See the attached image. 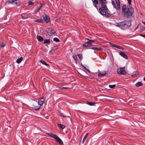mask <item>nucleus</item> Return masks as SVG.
<instances>
[{
	"mask_svg": "<svg viewBox=\"0 0 145 145\" xmlns=\"http://www.w3.org/2000/svg\"><path fill=\"white\" fill-rule=\"evenodd\" d=\"M129 5H131V0H127Z\"/></svg>",
	"mask_w": 145,
	"mask_h": 145,
	"instance_id": "33",
	"label": "nucleus"
},
{
	"mask_svg": "<svg viewBox=\"0 0 145 145\" xmlns=\"http://www.w3.org/2000/svg\"><path fill=\"white\" fill-rule=\"evenodd\" d=\"M72 57L75 61L77 63V59L76 56V55H73L72 56Z\"/></svg>",
	"mask_w": 145,
	"mask_h": 145,
	"instance_id": "26",
	"label": "nucleus"
},
{
	"mask_svg": "<svg viewBox=\"0 0 145 145\" xmlns=\"http://www.w3.org/2000/svg\"><path fill=\"white\" fill-rule=\"evenodd\" d=\"M106 73L107 72L105 71H104L101 72H99L98 74V75L99 77H103L106 74Z\"/></svg>",
	"mask_w": 145,
	"mask_h": 145,
	"instance_id": "12",
	"label": "nucleus"
},
{
	"mask_svg": "<svg viewBox=\"0 0 145 145\" xmlns=\"http://www.w3.org/2000/svg\"><path fill=\"white\" fill-rule=\"evenodd\" d=\"M77 56L81 60L83 58V57L82 55L78 54Z\"/></svg>",
	"mask_w": 145,
	"mask_h": 145,
	"instance_id": "31",
	"label": "nucleus"
},
{
	"mask_svg": "<svg viewBox=\"0 0 145 145\" xmlns=\"http://www.w3.org/2000/svg\"><path fill=\"white\" fill-rule=\"evenodd\" d=\"M131 24V21L127 20L118 23L116 26L120 27L122 29H125L129 28Z\"/></svg>",
	"mask_w": 145,
	"mask_h": 145,
	"instance_id": "2",
	"label": "nucleus"
},
{
	"mask_svg": "<svg viewBox=\"0 0 145 145\" xmlns=\"http://www.w3.org/2000/svg\"><path fill=\"white\" fill-rule=\"evenodd\" d=\"M110 44L112 46L115 47L116 45L114 44L113 43H110Z\"/></svg>",
	"mask_w": 145,
	"mask_h": 145,
	"instance_id": "36",
	"label": "nucleus"
},
{
	"mask_svg": "<svg viewBox=\"0 0 145 145\" xmlns=\"http://www.w3.org/2000/svg\"><path fill=\"white\" fill-rule=\"evenodd\" d=\"M93 3L94 7L97 8V6L96 5L98 4V1L97 0H94L93 1Z\"/></svg>",
	"mask_w": 145,
	"mask_h": 145,
	"instance_id": "15",
	"label": "nucleus"
},
{
	"mask_svg": "<svg viewBox=\"0 0 145 145\" xmlns=\"http://www.w3.org/2000/svg\"><path fill=\"white\" fill-rule=\"evenodd\" d=\"M138 74V71H136L134 72L132 75V77L134 78Z\"/></svg>",
	"mask_w": 145,
	"mask_h": 145,
	"instance_id": "19",
	"label": "nucleus"
},
{
	"mask_svg": "<svg viewBox=\"0 0 145 145\" xmlns=\"http://www.w3.org/2000/svg\"><path fill=\"white\" fill-rule=\"evenodd\" d=\"M59 88L61 90H64L66 89H67L68 88L67 87H59Z\"/></svg>",
	"mask_w": 145,
	"mask_h": 145,
	"instance_id": "28",
	"label": "nucleus"
},
{
	"mask_svg": "<svg viewBox=\"0 0 145 145\" xmlns=\"http://www.w3.org/2000/svg\"><path fill=\"white\" fill-rule=\"evenodd\" d=\"M84 69L87 70V69L86 67H84Z\"/></svg>",
	"mask_w": 145,
	"mask_h": 145,
	"instance_id": "43",
	"label": "nucleus"
},
{
	"mask_svg": "<svg viewBox=\"0 0 145 145\" xmlns=\"http://www.w3.org/2000/svg\"><path fill=\"white\" fill-rule=\"evenodd\" d=\"M85 139H84H84H83V142L84 143L85 141Z\"/></svg>",
	"mask_w": 145,
	"mask_h": 145,
	"instance_id": "41",
	"label": "nucleus"
},
{
	"mask_svg": "<svg viewBox=\"0 0 145 145\" xmlns=\"http://www.w3.org/2000/svg\"><path fill=\"white\" fill-rule=\"evenodd\" d=\"M37 38L38 41H42L44 40L42 36H40L37 35Z\"/></svg>",
	"mask_w": 145,
	"mask_h": 145,
	"instance_id": "14",
	"label": "nucleus"
},
{
	"mask_svg": "<svg viewBox=\"0 0 145 145\" xmlns=\"http://www.w3.org/2000/svg\"><path fill=\"white\" fill-rule=\"evenodd\" d=\"M87 71H88V72L89 73H90V72H91L89 71V70H88V69H87Z\"/></svg>",
	"mask_w": 145,
	"mask_h": 145,
	"instance_id": "38",
	"label": "nucleus"
},
{
	"mask_svg": "<svg viewBox=\"0 0 145 145\" xmlns=\"http://www.w3.org/2000/svg\"><path fill=\"white\" fill-rule=\"evenodd\" d=\"M22 60L23 57H21L20 58L17 59L16 61V62L18 63H19L21 62Z\"/></svg>",
	"mask_w": 145,
	"mask_h": 145,
	"instance_id": "17",
	"label": "nucleus"
},
{
	"mask_svg": "<svg viewBox=\"0 0 145 145\" xmlns=\"http://www.w3.org/2000/svg\"><path fill=\"white\" fill-rule=\"evenodd\" d=\"M40 62L41 63H42V64H43V65H45L46 66L48 67V68L50 67V65L48 64L47 63H46L45 61H42V60H40Z\"/></svg>",
	"mask_w": 145,
	"mask_h": 145,
	"instance_id": "13",
	"label": "nucleus"
},
{
	"mask_svg": "<svg viewBox=\"0 0 145 145\" xmlns=\"http://www.w3.org/2000/svg\"><path fill=\"white\" fill-rule=\"evenodd\" d=\"M58 126L62 129H64L65 127V126L64 125H61V124H59L58 125Z\"/></svg>",
	"mask_w": 145,
	"mask_h": 145,
	"instance_id": "27",
	"label": "nucleus"
},
{
	"mask_svg": "<svg viewBox=\"0 0 145 145\" xmlns=\"http://www.w3.org/2000/svg\"><path fill=\"white\" fill-rule=\"evenodd\" d=\"M34 21L36 22H43V20L42 19H37L34 20Z\"/></svg>",
	"mask_w": 145,
	"mask_h": 145,
	"instance_id": "24",
	"label": "nucleus"
},
{
	"mask_svg": "<svg viewBox=\"0 0 145 145\" xmlns=\"http://www.w3.org/2000/svg\"><path fill=\"white\" fill-rule=\"evenodd\" d=\"M50 43V41L49 39H46L44 40V43H46L47 44H49Z\"/></svg>",
	"mask_w": 145,
	"mask_h": 145,
	"instance_id": "22",
	"label": "nucleus"
},
{
	"mask_svg": "<svg viewBox=\"0 0 145 145\" xmlns=\"http://www.w3.org/2000/svg\"><path fill=\"white\" fill-rule=\"evenodd\" d=\"M18 1L17 0H9L7 1V3H11L14 5L18 6L19 5V3Z\"/></svg>",
	"mask_w": 145,
	"mask_h": 145,
	"instance_id": "8",
	"label": "nucleus"
},
{
	"mask_svg": "<svg viewBox=\"0 0 145 145\" xmlns=\"http://www.w3.org/2000/svg\"><path fill=\"white\" fill-rule=\"evenodd\" d=\"M142 85V84L140 82H138L136 84V86L137 87H138Z\"/></svg>",
	"mask_w": 145,
	"mask_h": 145,
	"instance_id": "21",
	"label": "nucleus"
},
{
	"mask_svg": "<svg viewBox=\"0 0 145 145\" xmlns=\"http://www.w3.org/2000/svg\"><path fill=\"white\" fill-rule=\"evenodd\" d=\"M116 86L115 84H113V85H109V87L111 88H113L115 87Z\"/></svg>",
	"mask_w": 145,
	"mask_h": 145,
	"instance_id": "30",
	"label": "nucleus"
},
{
	"mask_svg": "<svg viewBox=\"0 0 145 145\" xmlns=\"http://www.w3.org/2000/svg\"><path fill=\"white\" fill-rule=\"evenodd\" d=\"M91 49L94 50H96L97 51H99L102 49V48L100 47H93L92 48H91Z\"/></svg>",
	"mask_w": 145,
	"mask_h": 145,
	"instance_id": "18",
	"label": "nucleus"
},
{
	"mask_svg": "<svg viewBox=\"0 0 145 145\" xmlns=\"http://www.w3.org/2000/svg\"><path fill=\"white\" fill-rule=\"evenodd\" d=\"M46 133L47 135L53 137L59 144L61 145H63L62 140L57 135L51 133Z\"/></svg>",
	"mask_w": 145,
	"mask_h": 145,
	"instance_id": "4",
	"label": "nucleus"
},
{
	"mask_svg": "<svg viewBox=\"0 0 145 145\" xmlns=\"http://www.w3.org/2000/svg\"><path fill=\"white\" fill-rule=\"evenodd\" d=\"M144 80L145 81V77H144L143 78Z\"/></svg>",
	"mask_w": 145,
	"mask_h": 145,
	"instance_id": "44",
	"label": "nucleus"
},
{
	"mask_svg": "<svg viewBox=\"0 0 145 145\" xmlns=\"http://www.w3.org/2000/svg\"><path fill=\"white\" fill-rule=\"evenodd\" d=\"M88 133H87L84 136V137L83 139H84H84H86L87 138V135L88 134Z\"/></svg>",
	"mask_w": 145,
	"mask_h": 145,
	"instance_id": "35",
	"label": "nucleus"
},
{
	"mask_svg": "<svg viewBox=\"0 0 145 145\" xmlns=\"http://www.w3.org/2000/svg\"><path fill=\"white\" fill-rule=\"evenodd\" d=\"M0 46H1L3 47L5 46V45L4 43L2 42V43L0 44Z\"/></svg>",
	"mask_w": 145,
	"mask_h": 145,
	"instance_id": "34",
	"label": "nucleus"
},
{
	"mask_svg": "<svg viewBox=\"0 0 145 145\" xmlns=\"http://www.w3.org/2000/svg\"><path fill=\"white\" fill-rule=\"evenodd\" d=\"M138 29V27H137L135 29V30H137V29Z\"/></svg>",
	"mask_w": 145,
	"mask_h": 145,
	"instance_id": "42",
	"label": "nucleus"
},
{
	"mask_svg": "<svg viewBox=\"0 0 145 145\" xmlns=\"http://www.w3.org/2000/svg\"><path fill=\"white\" fill-rule=\"evenodd\" d=\"M46 32L48 35L50 36H52L55 35V31L50 28H48L46 30Z\"/></svg>",
	"mask_w": 145,
	"mask_h": 145,
	"instance_id": "7",
	"label": "nucleus"
},
{
	"mask_svg": "<svg viewBox=\"0 0 145 145\" xmlns=\"http://www.w3.org/2000/svg\"><path fill=\"white\" fill-rule=\"evenodd\" d=\"M22 18L24 19H26L27 18V16L25 14H23L22 15Z\"/></svg>",
	"mask_w": 145,
	"mask_h": 145,
	"instance_id": "23",
	"label": "nucleus"
},
{
	"mask_svg": "<svg viewBox=\"0 0 145 145\" xmlns=\"http://www.w3.org/2000/svg\"><path fill=\"white\" fill-rule=\"evenodd\" d=\"M86 103L89 105L92 106L94 105L95 103L94 102L87 101L86 102Z\"/></svg>",
	"mask_w": 145,
	"mask_h": 145,
	"instance_id": "20",
	"label": "nucleus"
},
{
	"mask_svg": "<svg viewBox=\"0 0 145 145\" xmlns=\"http://www.w3.org/2000/svg\"><path fill=\"white\" fill-rule=\"evenodd\" d=\"M116 4H116L113 1H112V3L114 7L117 10H120V3L119 0H115Z\"/></svg>",
	"mask_w": 145,
	"mask_h": 145,
	"instance_id": "5",
	"label": "nucleus"
},
{
	"mask_svg": "<svg viewBox=\"0 0 145 145\" xmlns=\"http://www.w3.org/2000/svg\"><path fill=\"white\" fill-rule=\"evenodd\" d=\"M140 35L141 36H142L143 37H144V38H145V35H142V34H140Z\"/></svg>",
	"mask_w": 145,
	"mask_h": 145,
	"instance_id": "37",
	"label": "nucleus"
},
{
	"mask_svg": "<svg viewBox=\"0 0 145 145\" xmlns=\"http://www.w3.org/2000/svg\"><path fill=\"white\" fill-rule=\"evenodd\" d=\"M89 41L87 42L86 43L84 44L83 45V46L84 47L89 46L91 45L92 42L91 41L95 42V41L93 40H89L88 39Z\"/></svg>",
	"mask_w": 145,
	"mask_h": 145,
	"instance_id": "9",
	"label": "nucleus"
},
{
	"mask_svg": "<svg viewBox=\"0 0 145 145\" xmlns=\"http://www.w3.org/2000/svg\"><path fill=\"white\" fill-rule=\"evenodd\" d=\"M45 99L43 98H39L38 100V106L35 105L34 106V108L36 110H38L41 109L42 107V105L44 104Z\"/></svg>",
	"mask_w": 145,
	"mask_h": 145,
	"instance_id": "3",
	"label": "nucleus"
},
{
	"mask_svg": "<svg viewBox=\"0 0 145 145\" xmlns=\"http://www.w3.org/2000/svg\"><path fill=\"white\" fill-rule=\"evenodd\" d=\"M142 23L145 25V21H142Z\"/></svg>",
	"mask_w": 145,
	"mask_h": 145,
	"instance_id": "40",
	"label": "nucleus"
},
{
	"mask_svg": "<svg viewBox=\"0 0 145 145\" xmlns=\"http://www.w3.org/2000/svg\"><path fill=\"white\" fill-rule=\"evenodd\" d=\"M119 54L122 57L125 59H127L128 57L127 55L123 52H120Z\"/></svg>",
	"mask_w": 145,
	"mask_h": 145,
	"instance_id": "11",
	"label": "nucleus"
},
{
	"mask_svg": "<svg viewBox=\"0 0 145 145\" xmlns=\"http://www.w3.org/2000/svg\"><path fill=\"white\" fill-rule=\"evenodd\" d=\"M53 40L56 42H59V39L57 37L54 38L53 39Z\"/></svg>",
	"mask_w": 145,
	"mask_h": 145,
	"instance_id": "29",
	"label": "nucleus"
},
{
	"mask_svg": "<svg viewBox=\"0 0 145 145\" xmlns=\"http://www.w3.org/2000/svg\"><path fill=\"white\" fill-rule=\"evenodd\" d=\"M34 4V3L32 1H29L28 2L29 5H33Z\"/></svg>",
	"mask_w": 145,
	"mask_h": 145,
	"instance_id": "32",
	"label": "nucleus"
},
{
	"mask_svg": "<svg viewBox=\"0 0 145 145\" xmlns=\"http://www.w3.org/2000/svg\"><path fill=\"white\" fill-rule=\"evenodd\" d=\"M115 47L118 49H121L122 50H123L124 49L123 48H122L120 46H118V45H116Z\"/></svg>",
	"mask_w": 145,
	"mask_h": 145,
	"instance_id": "25",
	"label": "nucleus"
},
{
	"mask_svg": "<svg viewBox=\"0 0 145 145\" xmlns=\"http://www.w3.org/2000/svg\"><path fill=\"white\" fill-rule=\"evenodd\" d=\"M125 67L118 69L117 70L118 74H126V72L125 70Z\"/></svg>",
	"mask_w": 145,
	"mask_h": 145,
	"instance_id": "6",
	"label": "nucleus"
},
{
	"mask_svg": "<svg viewBox=\"0 0 145 145\" xmlns=\"http://www.w3.org/2000/svg\"><path fill=\"white\" fill-rule=\"evenodd\" d=\"M122 12L124 17L129 18L132 16L134 12L133 9L131 7L124 5L122 7Z\"/></svg>",
	"mask_w": 145,
	"mask_h": 145,
	"instance_id": "1",
	"label": "nucleus"
},
{
	"mask_svg": "<svg viewBox=\"0 0 145 145\" xmlns=\"http://www.w3.org/2000/svg\"><path fill=\"white\" fill-rule=\"evenodd\" d=\"M87 71H88V72L89 73H90V72H91L89 71V70H88V69H87Z\"/></svg>",
	"mask_w": 145,
	"mask_h": 145,
	"instance_id": "39",
	"label": "nucleus"
},
{
	"mask_svg": "<svg viewBox=\"0 0 145 145\" xmlns=\"http://www.w3.org/2000/svg\"><path fill=\"white\" fill-rule=\"evenodd\" d=\"M44 5V4H41L39 7H37V8L35 10L36 12H37L38 11H39L40 10V8H42V7Z\"/></svg>",
	"mask_w": 145,
	"mask_h": 145,
	"instance_id": "16",
	"label": "nucleus"
},
{
	"mask_svg": "<svg viewBox=\"0 0 145 145\" xmlns=\"http://www.w3.org/2000/svg\"><path fill=\"white\" fill-rule=\"evenodd\" d=\"M45 16H44L43 18L44 20L46 23L49 22H50V17L48 16H46L45 14Z\"/></svg>",
	"mask_w": 145,
	"mask_h": 145,
	"instance_id": "10",
	"label": "nucleus"
}]
</instances>
